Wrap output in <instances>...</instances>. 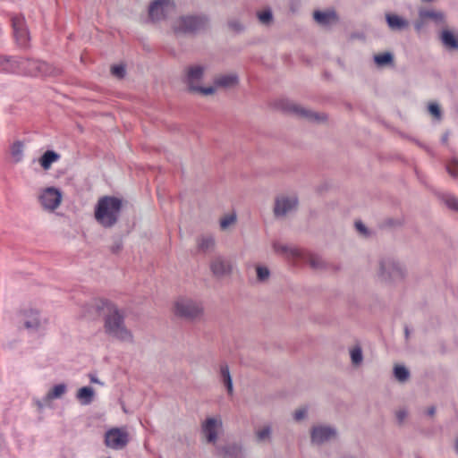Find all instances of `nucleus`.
I'll list each match as a JSON object with an SVG mask.
<instances>
[{
  "mask_svg": "<svg viewBox=\"0 0 458 458\" xmlns=\"http://www.w3.org/2000/svg\"><path fill=\"white\" fill-rule=\"evenodd\" d=\"M236 222V215L231 214L224 216L220 220V227L223 230H225L229 225L234 224Z\"/></svg>",
  "mask_w": 458,
  "mask_h": 458,
  "instance_id": "4c0bfd02",
  "label": "nucleus"
},
{
  "mask_svg": "<svg viewBox=\"0 0 458 458\" xmlns=\"http://www.w3.org/2000/svg\"><path fill=\"white\" fill-rule=\"evenodd\" d=\"M335 429L331 427L316 426L312 428L310 432L311 442L320 445L335 437Z\"/></svg>",
  "mask_w": 458,
  "mask_h": 458,
  "instance_id": "f3484780",
  "label": "nucleus"
},
{
  "mask_svg": "<svg viewBox=\"0 0 458 458\" xmlns=\"http://www.w3.org/2000/svg\"><path fill=\"white\" fill-rule=\"evenodd\" d=\"M394 375L400 382H405L410 377V371L402 365H397L394 369Z\"/></svg>",
  "mask_w": 458,
  "mask_h": 458,
  "instance_id": "72a5a7b5",
  "label": "nucleus"
},
{
  "mask_svg": "<svg viewBox=\"0 0 458 458\" xmlns=\"http://www.w3.org/2000/svg\"><path fill=\"white\" fill-rule=\"evenodd\" d=\"M229 29L234 32L240 33L244 30V26L239 20L232 19L227 22Z\"/></svg>",
  "mask_w": 458,
  "mask_h": 458,
  "instance_id": "58836bf2",
  "label": "nucleus"
},
{
  "mask_svg": "<svg viewBox=\"0 0 458 458\" xmlns=\"http://www.w3.org/2000/svg\"><path fill=\"white\" fill-rule=\"evenodd\" d=\"M209 26V18L206 14L181 16L176 22L175 30L195 34L206 30Z\"/></svg>",
  "mask_w": 458,
  "mask_h": 458,
  "instance_id": "39448f33",
  "label": "nucleus"
},
{
  "mask_svg": "<svg viewBox=\"0 0 458 458\" xmlns=\"http://www.w3.org/2000/svg\"><path fill=\"white\" fill-rule=\"evenodd\" d=\"M129 441V433L123 428H113L105 434V445L114 450L124 448Z\"/></svg>",
  "mask_w": 458,
  "mask_h": 458,
  "instance_id": "6e6552de",
  "label": "nucleus"
},
{
  "mask_svg": "<svg viewBox=\"0 0 458 458\" xmlns=\"http://www.w3.org/2000/svg\"><path fill=\"white\" fill-rule=\"evenodd\" d=\"M435 413H436V407L435 406H430V407L428 408L427 414L428 416H434Z\"/></svg>",
  "mask_w": 458,
  "mask_h": 458,
  "instance_id": "603ef678",
  "label": "nucleus"
},
{
  "mask_svg": "<svg viewBox=\"0 0 458 458\" xmlns=\"http://www.w3.org/2000/svg\"><path fill=\"white\" fill-rule=\"evenodd\" d=\"M222 428L221 420L207 418L201 424V434L205 437L207 443L215 444L218 437V429Z\"/></svg>",
  "mask_w": 458,
  "mask_h": 458,
  "instance_id": "f8f14e48",
  "label": "nucleus"
},
{
  "mask_svg": "<svg viewBox=\"0 0 458 458\" xmlns=\"http://www.w3.org/2000/svg\"><path fill=\"white\" fill-rule=\"evenodd\" d=\"M19 72L30 76H56L60 73L59 69L51 64L33 59L19 58Z\"/></svg>",
  "mask_w": 458,
  "mask_h": 458,
  "instance_id": "20e7f679",
  "label": "nucleus"
},
{
  "mask_svg": "<svg viewBox=\"0 0 458 458\" xmlns=\"http://www.w3.org/2000/svg\"><path fill=\"white\" fill-rule=\"evenodd\" d=\"M442 199L449 208L458 212V198L452 194H443Z\"/></svg>",
  "mask_w": 458,
  "mask_h": 458,
  "instance_id": "c9c22d12",
  "label": "nucleus"
},
{
  "mask_svg": "<svg viewBox=\"0 0 458 458\" xmlns=\"http://www.w3.org/2000/svg\"><path fill=\"white\" fill-rule=\"evenodd\" d=\"M307 410L305 408L298 409L294 411L293 418L296 421H300L305 418Z\"/></svg>",
  "mask_w": 458,
  "mask_h": 458,
  "instance_id": "49530a36",
  "label": "nucleus"
},
{
  "mask_svg": "<svg viewBox=\"0 0 458 458\" xmlns=\"http://www.w3.org/2000/svg\"><path fill=\"white\" fill-rule=\"evenodd\" d=\"M60 158V155L53 150H47L39 158V164L45 170H48L52 164Z\"/></svg>",
  "mask_w": 458,
  "mask_h": 458,
  "instance_id": "a878e982",
  "label": "nucleus"
},
{
  "mask_svg": "<svg viewBox=\"0 0 458 458\" xmlns=\"http://www.w3.org/2000/svg\"><path fill=\"white\" fill-rule=\"evenodd\" d=\"M259 20L263 24H269L273 20L272 12L270 10H265L258 14Z\"/></svg>",
  "mask_w": 458,
  "mask_h": 458,
  "instance_id": "ea45409f",
  "label": "nucleus"
},
{
  "mask_svg": "<svg viewBox=\"0 0 458 458\" xmlns=\"http://www.w3.org/2000/svg\"><path fill=\"white\" fill-rule=\"evenodd\" d=\"M314 20L321 25H328L332 21L338 20L337 14L335 11H315L313 13Z\"/></svg>",
  "mask_w": 458,
  "mask_h": 458,
  "instance_id": "5701e85b",
  "label": "nucleus"
},
{
  "mask_svg": "<svg viewBox=\"0 0 458 458\" xmlns=\"http://www.w3.org/2000/svg\"><path fill=\"white\" fill-rule=\"evenodd\" d=\"M440 40L445 47L450 50L458 49V38L449 30H443Z\"/></svg>",
  "mask_w": 458,
  "mask_h": 458,
  "instance_id": "4be33fe9",
  "label": "nucleus"
},
{
  "mask_svg": "<svg viewBox=\"0 0 458 458\" xmlns=\"http://www.w3.org/2000/svg\"><path fill=\"white\" fill-rule=\"evenodd\" d=\"M20 323L30 331H37L40 327L38 312L34 310H24L19 314Z\"/></svg>",
  "mask_w": 458,
  "mask_h": 458,
  "instance_id": "2eb2a0df",
  "label": "nucleus"
},
{
  "mask_svg": "<svg viewBox=\"0 0 458 458\" xmlns=\"http://www.w3.org/2000/svg\"><path fill=\"white\" fill-rule=\"evenodd\" d=\"M280 106L284 111L310 122L321 123L327 119L325 114L313 112L290 100H282Z\"/></svg>",
  "mask_w": 458,
  "mask_h": 458,
  "instance_id": "423d86ee",
  "label": "nucleus"
},
{
  "mask_svg": "<svg viewBox=\"0 0 458 458\" xmlns=\"http://www.w3.org/2000/svg\"><path fill=\"white\" fill-rule=\"evenodd\" d=\"M66 392V386L64 384H58V385H55L52 390H50L47 396H46V399L47 401H50L52 399H56V398H60L63 394H64Z\"/></svg>",
  "mask_w": 458,
  "mask_h": 458,
  "instance_id": "7c9ffc66",
  "label": "nucleus"
},
{
  "mask_svg": "<svg viewBox=\"0 0 458 458\" xmlns=\"http://www.w3.org/2000/svg\"><path fill=\"white\" fill-rule=\"evenodd\" d=\"M298 205V199L296 197H279L276 198L274 214L276 217L284 216L289 212L294 210Z\"/></svg>",
  "mask_w": 458,
  "mask_h": 458,
  "instance_id": "4468645a",
  "label": "nucleus"
},
{
  "mask_svg": "<svg viewBox=\"0 0 458 458\" xmlns=\"http://www.w3.org/2000/svg\"><path fill=\"white\" fill-rule=\"evenodd\" d=\"M216 91V88L215 87H201V86H198L197 88H193V90L191 92H199V93H201L203 95H212L214 94Z\"/></svg>",
  "mask_w": 458,
  "mask_h": 458,
  "instance_id": "79ce46f5",
  "label": "nucleus"
},
{
  "mask_svg": "<svg viewBox=\"0 0 458 458\" xmlns=\"http://www.w3.org/2000/svg\"><path fill=\"white\" fill-rule=\"evenodd\" d=\"M272 429L270 426H266L263 428L256 431V440L259 443L271 440Z\"/></svg>",
  "mask_w": 458,
  "mask_h": 458,
  "instance_id": "473e14b6",
  "label": "nucleus"
},
{
  "mask_svg": "<svg viewBox=\"0 0 458 458\" xmlns=\"http://www.w3.org/2000/svg\"><path fill=\"white\" fill-rule=\"evenodd\" d=\"M112 74L123 78L125 75V68L123 65H114L111 68Z\"/></svg>",
  "mask_w": 458,
  "mask_h": 458,
  "instance_id": "37998d69",
  "label": "nucleus"
},
{
  "mask_svg": "<svg viewBox=\"0 0 458 458\" xmlns=\"http://www.w3.org/2000/svg\"><path fill=\"white\" fill-rule=\"evenodd\" d=\"M198 250L201 252H208L215 247V239L211 235H202L197 239Z\"/></svg>",
  "mask_w": 458,
  "mask_h": 458,
  "instance_id": "bb28decb",
  "label": "nucleus"
},
{
  "mask_svg": "<svg viewBox=\"0 0 458 458\" xmlns=\"http://www.w3.org/2000/svg\"><path fill=\"white\" fill-rule=\"evenodd\" d=\"M19 58L7 55H0V72L5 73L19 72Z\"/></svg>",
  "mask_w": 458,
  "mask_h": 458,
  "instance_id": "412c9836",
  "label": "nucleus"
},
{
  "mask_svg": "<svg viewBox=\"0 0 458 458\" xmlns=\"http://www.w3.org/2000/svg\"><path fill=\"white\" fill-rule=\"evenodd\" d=\"M94 307L104 318V332L121 342L132 343L133 335L125 325V312L106 299L95 301Z\"/></svg>",
  "mask_w": 458,
  "mask_h": 458,
  "instance_id": "f257e3e1",
  "label": "nucleus"
},
{
  "mask_svg": "<svg viewBox=\"0 0 458 458\" xmlns=\"http://www.w3.org/2000/svg\"><path fill=\"white\" fill-rule=\"evenodd\" d=\"M222 381H223L225 386L226 387L228 394L232 395L233 392V380H232L231 375L224 377L222 379Z\"/></svg>",
  "mask_w": 458,
  "mask_h": 458,
  "instance_id": "a18cd8bd",
  "label": "nucleus"
},
{
  "mask_svg": "<svg viewBox=\"0 0 458 458\" xmlns=\"http://www.w3.org/2000/svg\"><path fill=\"white\" fill-rule=\"evenodd\" d=\"M386 224H387L388 225H390V226H394V225H400V223H399V222H396V221H394V220H393V219H388V220H387V222H386Z\"/></svg>",
  "mask_w": 458,
  "mask_h": 458,
  "instance_id": "864d4df0",
  "label": "nucleus"
},
{
  "mask_svg": "<svg viewBox=\"0 0 458 458\" xmlns=\"http://www.w3.org/2000/svg\"><path fill=\"white\" fill-rule=\"evenodd\" d=\"M425 25V19H422V18H419V20H417L415 22H414V29L416 30V31H420L421 29L424 27Z\"/></svg>",
  "mask_w": 458,
  "mask_h": 458,
  "instance_id": "3c124183",
  "label": "nucleus"
},
{
  "mask_svg": "<svg viewBox=\"0 0 458 458\" xmlns=\"http://www.w3.org/2000/svg\"><path fill=\"white\" fill-rule=\"evenodd\" d=\"M448 173L454 177H458V161L454 160L447 165Z\"/></svg>",
  "mask_w": 458,
  "mask_h": 458,
  "instance_id": "c03bdc74",
  "label": "nucleus"
},
{
  "mask_svg": "<svg viewBox=\"0 0 458 458\" xmlns=\"http://www.w3.org/2000/svg\"><path fill=\"white\" fill-rule=\"evenodd\" d=\"M210 270L217 278L230 276L232 273L231 261L223 256H216L210 262Z\"/></svg>",
  "mask_w": 458,
  "mask_h": 458,
  "instance_id": "ddd939ff",
  "label": "nucleus"
},
{
  "mask_svg": "<svg viewBox=\"0 0 458 458\" xmlns=\"http://www.w3.org/2000/svg\"><path fill=\"white\" fill-rule=\"evenodd\" d=\"M455 449H456V452L458 453V440H457V443H456V447H455Z\"/></svg>",
  "mask_w": 458,
  "mask_h": 458,
  "instance_id": "bf43d9fd",
  "label": "nucleus"
},
{
  "mask_svg": "<svg viewBox=\"0 0 458 458\" xmlns=\"http://www.w3.org/2000/svg\"><path fill=\"white\" fill-rule=\"evenodd\" d=\"M419 17L422 19H431L437 23L445 22V14L440 11L434 10H420L419 12Z\"/></svg>",
  "mask_w": 458,
  "mask_h": 458,
  "instance_id": "cd10ccee",
  "label": "nucleus"
},
{
  "mask_svg": "<svg viewBox=\"0 0 458 458\" xmlns=\"http://www.w3.org/2000/svg\"><path fill=\"white\" fill-rule=\"evenodd\" d=\"M11 155L16 163L21 161L23 156V143L21 141L17 140L11 146Z\"/></svg>",
  "mask_w": 458,
  "mask_h": 458,
  "instance_id": "2f4dec72",
  "label": "nucleus"
},
{
  "mask_svg": "<svg viewBox=\"0 0 458 458\" xmlns=\"http://www.w3.org/2000/svg\"><path fill=\"white\" fill-rule=\"evenodd\" d=\"M12 24L17 44L21 47H26L30 41V33L25 24L24 17H13L12 19Z\"/></svg>",
  "mask_w": 458,
  "mask_h": 458,
  "instance_id": "9b49d317",
  "label": "nucleus"
},
{
  "mask_svg": "<svg viewBox=\"0 0 458 458\" xmlns=\"http://www.w3.org/2000/svg\"><path fill=\"white\" fill-rule=\"evenodd\" d=\"M404 333H405L406 339H408L409 335H410V330H409L408 327H405Z\"/></svg>",
  "mask_w": 458,
  "mask_h": 458,
  "instance_id": "4d7b16f0",
  "label": "nucleus"
},
{
  "mask_svg": "<svg viewBox=\"0 0 458 458\" xmlns=\"http://www.w3.org/2000/svg\"><path fill=\"white\" fill-rule=\"evenodd\" d=\"M174 8L175 4L172 0H154L148 7V16L153 21H161Z\"/></svg>",
  "mask_w": 458,
  "mask_h": 458,
  "instance_id": "1a4fd4ad",
  "label": "nucleus"
},
{
  "mask_svg": "<svg viewBox=\"0 0 458 458\" xmlns=\"http://www.w3.org/2000/svg\"><path fill=\"white\" fill-rule=\"evenodd\" d=\"M374 62L379 67L394 64V55L391 52H384L374 55Z\"/></svg>",
  "mask_w": 458,
  "mask_h": 458,
  "instance_id": "c85d7f7f",
  "label": "nucleus"
},
{
  "mask_svg": "<svg viewBox=\"0 0 458 458\" xmlns=\"http://www.w3.org/2000/svg\"><path fill=\"white\" fill-rule=\"evenodd\" d=\"M441 140L443 143H446L448 141V133H445L442 138H441Z\"/></svg>",
  "mask_w": 458,
  "mask_h": 458,
  "instance_id": "6e6d98bb",
  "label": "nucleus"
},
{
  "mask_svg": "<svg viewBox=\"0 0 458 458\" xmlns=\"http://www.w3.org/2000/svg\"><path fill=\"white\" fill-rule=\"evenodd\" d=\"M355 227L362 234L366 235L368 233V229L362 222H360V221L355 222Z\"/></svg>",
  "mask_w": 458,
  "mask_h": 458,
  "instance_id": "09e8293b",
  "label": "nucleus"
},
{
  "mask_svg": "<svg viewBox=\"0 0 458 458\" xmlns=\"http://www.w3.org/2000/svg\"><path fill=\"white\" fill-rule=\"evenodd\" d=\"M37 403H38V407H39V408H41V407H42V404L40 403V402H39V401H38Z\"/></svg>",
  "mask_w": 458,
  "mask_h": 458,
  "instance_id": "13d9d810",
  "label": "nucleus"
},
{
  "mask_svg": "<svg viewBox=\"0 0 458 458\" xmlns=\"http://www.w3.org/2000/svg\"><path fill=\"white\" fill-rule=\"evenodd\" d=\"M257 278L259 282H265L270 276V271L266 267L258 266L257 268Z\"/></svg>",
  "mask_w": 458,
  "mask_h": 458,
  "instance_id": "e433bc0d",
  "label": "nucleus"
},
{
  "mask_svg": "<svg viewBox=\"0 0 458 458\" xmlns=\"http://www.w3.org/2000/svg\"><path fill=\"white\" fill-rule=\"evenodd\" d=\"M123 200L114 196L101 197L95 207V218L105 228L113 227L119 220Z\"/></svg>",
  "mask_w": 458,
  "mask_h": 458,
  "instance_id": "f03ea898",
  "label": "nucleus"
},
{
  "mask_svg": "<svg viewBox=\"0 0 458 458\" xmlns=\"http://www.w3.org/2000/svg\"><path fill=\"white\" fill-rule=\"evenodd\" d=\"M385 17L386 24L392 31H403L409 28V21L395 13H386Z\"/></svg>",
  "mask_w": 458,
  "mask_h": 458,
  "instance_id": "6ab92c4d",
  "label": "nucleus"
},
{
  "mask_svg": "<svg viewBox=\"0 0 458 458\" xmlns=\"http://www.w3.org/2000/svg\"><path fill=\"white\" fill-rule=\"evenodd\" d=\"M239 82L238 76L236 74H225L216 77L214 83L216 87L231 88L237 85Z\"/></svg>",
  "mask_w": 458,
  "mask_h": 458,
  "instance_id": "b1692460",
  "label": "nucleus"
},
{
  "mask_svg": "<svg viewBox=\"0 0 458 458\" xmlns=\"http://www.w3.org/2000/svg\"><path fill=\"white\" fill-rule=\"evenodd\" d=\"M351 360L353 365L358 366L362 362V350L360 346H355L350 351Z\"/></svg>",
  "mask_w": 458,
  "mask_h": 458,
  "instance_id": "f704fd0d",
  "label": "nucleus"
},
{
  "mask_svg": "<svg viewBox=\"0 0 458 458\" xmlns=\"http://www.w3.org/2000/svg\"><path fill=\"white\" fill-rule=\"evenodd\" d=\"M231 375L230 374V370H229V367L226 363H223L220 365V376H221V379H223L224 377H227Z\"/></svg>",
  "mask_w": 458,
  "mask_h": 458,
  "instance_id": "de8ad7c7",
  "label": "nucleus"
},
{
  "mask_svg": "<svg viewBox=\"0 0 458 458\" xmlns=\"http://www.w3.org/2000/svg\"><path fill=\"white\" fill-rule=\"evenodd\" d=\"M428 112L437 120L442 118L440 106L437 103H429L428 106Z\"/></svg>",
  "mask_w": 458,
  "mask_h": 458,
  "instance_id": "a19ab883",
  "label": "nucleus"
},
{
  "mask_svg": "<svg viewBox=\"0 0 458 458\" xmlns=\"http://www.w3.org/2000/svg\"><path fill=\"white\" fill-rule=\"evenodd\" d=\"M38 199L44 209L54 211L61 203L62 193L55 187H48L41 192Z\"/></svg>",
  "mask_w": 458,
  "mask_h": 458,
  "instance_id": "9d476101",
  "label": "nucleus"
},
{
  "mask_svg": "<svg viewBox=\"0 0 458 458\" xmlns=\"http://www.w3.org/2000/svg\"><path fill=\"white\" fill-rule=\"evenodd\" d=\"M217 455L223 458H243L242 447L237 444L218 446Z\"/></svg>",
  "mask_w": 458,
  "mask_h": 458,
  "instance_id": "aec40b11",
  "label": "nucleus"
},
{
  "mask_svg": "<svg viewBox=\"0 0 458 458\" xmlns=\"http://www.w3.org/2000/svg\"><path fill=\"white\" fill-rule=\"evenodd\" d=\"M94 389L90 386H83L80 388L76 394L77 399L82 405H89L94 398Z\"/></svg>",
  "mask_w": 458,
  "mask_h": 458,
  "instance_id": "393cba45",
  "label": "nucleus"
},
{
  "mask_svg": "<svg viewBox=\"0 0 458 458\" xmlns=\"http://www.w3.org/2000/svg\"><path fill=\"white\" fill-rule=\"evenodd\" d=\"M173 310L175 317L189 322L199 320L204 314L201 302L186 296L174 301Z\"/></svg>",
  "mask_w": 458,
  "mask_h": 458,
  "instance_id": "7ed1b4c3",
  "label": "nucleus"
},
{
  "mask_svg": "<svg viewBox=\"0 0 458 458\" xmlns=\"http://www.w3.org/2000/svg\"><path fill=\"white\" fill-rule=\"evenodd\" d=\"M272 248L275 253L288 260H295L301 258V250L293 246L283 244L280 242L275 241L272 243Z\"/></svg>",
  "mask_w": 458,
  "mask_h": 458,
  "instance_id": "a211bd4d",
  "label": "nucleus"
},
{
  "mask_svg": "<svg viewBox=\"0 0 458 458\" xmlns=\"http://www.w3.org/2000/svg\"><path fill=\"white\" fill-rule=\"evenodd\" d=\"M378 276L384 281H399L404 277V269L393 258H383L379 261Z\"/></svg>",
  "mask_w": 458,
  "mask_h": 458,
  "instance_id": "0eeeda50",
  "label": "nucleus"
},
{
  "mask_svg": "<svg viewBox=\"0 0 458 458\" xmlns=\"http://www.w3.org/2000/svg\"><path fill=\"white\" fill-rule=\"evenodd\" d=\"M122 249V245L120 243L116 244L113 247V252H117Z\"/></svg>",
  "mask_w": 458,
  "mask_h": 458,
  "instance_id": "5fc2aeb1",
  "label": "nucleus"
},
{
  "mask_svg": "<svg viewBox=\"0 0 458 458\" xmlns=\"http://www.w3.org/2000/svg\"><path fill=\"white\" fill-rule=\"evenodd\" d=\"M407 417V411L405 410H400L396 412L397 421L401 424Z\"/></svg>",
  "mask_w": 458,
  "mask_h": 458,
  "instance_id": "8fccbe9b",
  "label": "nucleus"
},
{
  "mask_svg": "<svg viewBox=\"0 0 458 458\" xmlns=\"http://www.w3.org/2000/svg\"><path fill=\"white\" fill-rule=\"evenodd\" d=\"M306 260L313 269L322 270L327 268L326 261L318 255L310 254Z\"/></svg>",
  "mask_w": 458,
  "mask_h": 458,
  "instance_id": "c756f323",
  "label": "nucleus"
},
{
  "mask_svg": "<svg viewBox=\"0 0 458 458\" xmlns=\"http://www.w3.org/2000/svg\"><path fill=\"white\" fill-rule=\"evenodd\" d=\"M205 67L202 65H192L186 69L185 83L190 91L197 88L204 76Z\"/></svg>",
  "mask_w": 458,
  "mask_h": 458,
  "instance_id": "dca6fc26",
  "label": "nucleus"
}]
</instances>
